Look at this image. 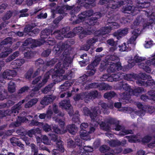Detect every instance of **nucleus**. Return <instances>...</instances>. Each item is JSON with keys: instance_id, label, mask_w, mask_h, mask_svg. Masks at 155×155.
<instances>
[{"instance_id": "nucleus-25", "label": "nucleus", "mask_w": 155, "mask_h": 155, "mask_svg": "<svg viewBox=\"0 0 155 155\" xmlns=\"http://www.w3.org/2000/svg\"><path fill=\"white\" fill-rule=\"evenodd\" d=\"M60 106L62 108L67 109L70 107V102L69 100H64L59 103Z\"/></svg>"}, {"instance_id": "nucleus-16", "label": "nucleus", "mask_w": 155, "mask_h": 155, "mask_svg": "<svg viewBox=\"0 0 155 155\" xmlns=\"http://www.w3.org/2000/svg\"><path fill=\"white\" fill-rule=\"evenodd\" d=\"M95 130V129L94 127H92L90 128V131L88 133L86 130H81L80 131L81 138V139L86 140H90V138L88 133H91L93 132Z\"/></svg>"}, {"instance_id": "nucleus-55", "label": "nucleus", "mask_w": 155, "mask_h": 155, "mask_svg": "<svg viewBox=\"0 0 155 155\" xmlns=\"http://www.w3.org/2000/svg\"><path fill=\"white\" fill-rule=\"evenodd\" d=\"M81 58L83 59V60L82 61H80V64L81 63H83V66H85L86 63L88 61L89 58L87 56V54H83L81 55Z\"/></svg>"}, {"instance_id": "nucleus-39", "label": "nucleus", "mask_w": 155, "mask_h": 155, "mask_svg": "<svg viewBox=\"0 0 155 155\" xmlns=\"http://www.w3.org/2000/svg\"><path fill=\"white\" fill-rule=\"evenodd\" d=\"M114 81L119 80L124 78L125 77V74L118 72L117 74H113Z\"/></svg>"}, {"instance_id": "nucleus-4", "label": "nucleus", "mask_w": 155, "mask_h": 155, "mask_svg": "<svg viewBox=\"0 0 155 155\" xmlns=\"http://www.w3.org/2000/svg\"><path fill=\"white\" fill-rule=\"evenodd\" d=\"M83 112L84 114L87 116L89 115L91 118V124L93 126H97L99 122L97 119V116L100 113L98 107H94L93 108H91L92 112H91L87 107L83 108Z\"/></svg>"}, {"instance_id": "nucleus-24", "label": "nucleus", "mask_w": 155, "mask_h": 155, "mask_svg": "<svg viewBox=\"0 0 155 155\" xmlns=\"http://www.w3.org/2000/svg\"><path fill=\"white\" fill-rule=\"evenodd\" d=\"M119 58L118 57L117 55L113 54L110 56H107L105 58V63H107L108 61H116L117 62L119 61Z\"/></svg>"}, {"instance_id": "nucleus-48", "label": "nucleus", "mask_w": 155, "mask_h": 155, "mask_svg": "<svg viewBox=\"0 0 155 155\" xmlns=\"http://www.w3.org/2000/svg\"><path fill=\"white\" fill-rule=\"evenodd\" d=\"M115 94L114 91H110L104 94V98L109 99L114 97Z\"/></svg>"}, {"instance_id": "nucleus-56", "label": "nucleus", "mask_w": 155, "mask_h": 155, "mask_svg": "<svg viewBox=\"0 0 155 155\" xmlns=\"http://www.w3.org/2000/svg\"><path fill=\"white\" fill-rule=\"evenodd\" d=\"M108 143L110 146L113 147H115L116 146L119 145L121 144L120 142L118 140H112L108 142Z\"/></svg>"}, {"instance_id": "nucleus-9", "label": "nucleus", "mask_w": 155, "mask_h": 155, "mask_svg": "<svg viewBox=\"0 0 155 155\" xmlns=\"http://www.w3.org/2000/svg\"><path fill=\"white\" fill-rule=\"evenodd\" d=\"M135 104L137 107L141 109L139 111L135 113L137 115L140 116H144L146 112L147 111L150 113H152L154 111L155 109L153 107L144 105L138 102H136Z\"/></svg>"}, {"instance_id": "nucleus-58", "label": "nucleus", "mask_w": 155, "mask_h": 155, "mask_svg": "<svg viewBox=\"0 0 155 155\" xmlns=\"http://www.w3.org/2000/svg\"><path fill=\"white\" fill-rule=\"evenodd\" d=\"M40 30L39 29H35L29 32L28 34L29 35L34 36L38 34Z\"/></svg>"}, {"instance_id": "nucleus-41", "label": "nucleus", "mask_w": 155, "mask_h": 155, "mask_svg": "<svg viewBox=\"0 0 155 155\" xmlns=\"http://www.w3.org/2000/svg\"><path fill=\"white\" fill-rule=\"evenodd\" d=\"M144 91V89L142 87H138L135 88L134 90H132V95H135L137 96L138 94Z\"/></svg>"}, {"instance_id": "nucleus-50", "label": "nucleus", "mask_w": 155, "mask_h": 155, "mask_svg": "<svg viewBox=\"0 0 155 155\" xmlns=\"http://www.w3.org/2000/svg\"><path fill=\"white\" fill-rule=\"evenodd\" d=\"M101 60V56L98 55L95 56V59L91 64L94 67L96 66Z\"/></svg>"}, {"instance_id": "nucleus-59", "label": "nucleus", "mask_w": 155, "mask_h": 155, "mask_svg": "<svg viewBox=\"0 0 155 155\" xmlns=\"http://www.w3.org/2000/svg\"><path fill=\"white\" fill-rule=\"evenodd\" d=\"M139 76L143 80L151 78V77L150 76L149 74H146L145 73H140L139 74Z\"/></svg>"}, {"instance_id": "nucleus-28", "label": "nucleus", "mask_w": 155, "mask_h": 155, "mask_svg": "<svg viewBox=\"0 0 155 155\" xmlns=\"http://www.w3.org/2000/svg\"><path fill=\"white\" fill-rule=\"evenodd\" d=\"M38 101V100L37 98H33L30 100L25 104L24 106L26 108L31 107L36 104Z\"/></svg>"}, {"instance_id": "nucleus-36", "label": "nucleus", "mask_w": 155, "mask_h": 155, "mask_svg": "<svg viewBox=\"0 0 155 155\" xmlns=\"http://www.w3.org/2000/svg\"><path fill=\"white\" fill-rule=\"evenodd\" d=\"M16 86L13 81H11L8 84V91L9 92L13 93L15 91Z\"/></svg>"}, {"instance_id": "nucleus-52", "label": "nucleus", "mask_w": 155, "mask_h": 155, "mask_svg": "<svg viewBox=\"0 0 155 155\" xmlns=\"http://www.w3.org/2000/svg\"><path fill=\"white\" fill-rule=\"evenodd\" d=\"M136 74H125V77L124 78H125L127 80L133 81L136 78Z\"/></svg>"}, {"instance_id": "nucleus-11", "label": "nucleus", "mask_w": 155, "mask_h": 155, "mask_svg": "<svg viewBox=\"0 0 155 155\" xmlns=\"http://www.w3.org/2000/svg\"><path fill=\"white\" fill-rule=\"evenodd\" d=\"M105 63V65L108 68L107 71L108 72H114L122 68L121 63L120 62L116 64L114 62L108 61L107 63Z\"/></svg>"}, {"instance_id": "nucleus-32", "label": "nucleus", "mask_w": 155, "mask_h": 155, "mask_svg": "<svg viewBox=\"0 0 155 155\" xmlns=\"http://www.w3.org/2000/svg\"><path fill=\"white\" fill-rule=\"evenodd\" d=\"M56 143L58 150L61 152H63L64 151V149L63 147V142L60 139H59L57 140Z\"/></svg>"}, {"instance_id": "nucleus-2", "label": "nucleus", "mask_w": 155, "mask_h": 155, "mask_svg": "<svg viewBox=\"0 0 155 155\" xmlns=\"http://www.w3.org/2000/svg\"><path fill=\"white\" fill-rule=\"evenodd\" d=\"M92 15H93L94 17L89 20L88 24L90 25H93L95 24L96 22L95 21L97 19L100 18L102 16V15L100 12H96L93 14V11L92 10L84 11L78 15V18L76 20L73 21L72 23L74 25L79 24L84 21L85 19Z\"/></svg>"}, {"instance_id": "nucleus-1", "label": "nucleus", "mask_w": 155, "mask_h": 155, "mask_svg": "<svg viewBox=\"0 0 155 155\" xmlns=\"http://www.w3.org/2000/svg\"><path fill=\"white\" fill-rule=\"evenodd\" d=\"M70 43L68 41L64 43L60 42L55 45L53 49V51L58 54H60L61 51H64L62 54L63 59V64L59 62L55 65L54 70H50L51 72H53L52 78L56 82H60L66 78L70 79L73 75V72L71 71H68L66 75H62L65 70L67 69V67L71 62V58L68 52V49L70 46Z\"/></svg>"}, {"instance_id": "nucleus-21", "label": "nucleus", "mask_w": 155, "mask_h": 155, "mask_svg": "<svg viewBox=\"0 0 155 155\" xmlns=\"http://www.w3.org/2000/svg\"><path fill=\"white\" fill-rule=\"evenodd\" d=\"M98 95V92L97 91H92L90 93H86L85 101H89L90 100L93 98L97 97Z\"/></svg>"}, {"instance_id": "nucleus-5", "label": "nucleus", "mask_w": 155, "mask_h": 155, "mask_svg": "<svg viewBox=\"0 0 155 155\" xmlns=\"http://www.w3.org/2000/svg\"><path fill=\"white\" fill-rule=\"evenodd\" d=\"M77 143V148L79 150L76 152V151L72 152V155H90L89 152L93 151V148L90 147L84 146V143L82 142L80 139H75Z\"/></svg>"}, {"instance_id": "nucleus-35", "label": "nucleus", "mask_w": 155, "mask_h": 155, "mask_svg": "<svg viewBox=\"0 0 155 155\" xmlns=\"http://www.w3.org/2000/svg\"><path fill=\"white\" fill-rule=\"evenodd\" d=\"M52 32V31L49 29H45L43 30L41 33V38H45Z\"/></svg>"}, {"instance_id": "nucleus-34", "label": "nucleus", "mask_w": 155, "mask_h": 155, "mask_svg": "<svg viewBox=\"0 0 155 155\" xmlns=\"http://www.w3.org/2000/svg\"><path fill=\"white\" fill-rule=\"evenodd\" d=\"M146 58L145 57H140L138 55V54H136L134 57V60L136 63H140L138 64V66H139V64L144 63L143 65H145V64H146V62L143 61L145 60ZM143 65V64H142Z\"/></svg>"}, {"instance_id": "nucleus-6", "label": "nucleus", "mask_w": 155, "mask_h": 155, "mask_svg": "<svg viewBox=\"0 0 155 155\" xmlns=\"http://www.w3.org/2000/svg\"><path fill=\"white\" fill-rule=\"evenodd\" d=\"M53 72L50 71V70L47 72L44 75L43 78L41 76L38 77L32 81V84H37V86L34 88L33 91L37 92L40 88L42 87L47 82L49 78L50 74H53Z\"/></svg>"}, {"instance_id": "nucleus-40", "label": "nucleus", "mask_w": 155, "mask_h": 155, "mask_svg": "<svg viewBox=\"0 0 155 155\" xmlns=\"http://www.w3.org/2000/svg\"><path fill=\"white\" fill-rule=\"evenodd\" d=\"M12 51L11 48H8L7 50L3 52L0 53V58H5Z\"/></svg>"}, {"instance_id": "nucleus-8", "label": "nucleus", "mask_w": 155, "mask_h": 155, "mask_svg": "<svg viewBox=\"0 0 155 155\" xmlns=\"http://www.w3.org/2000/svg\"><path fill=\"white\" fill-rule=\"evenodd\" d=\"M108 26L102 28L100 31H97L96 34L98 35H102L107 34L110 32L112 29H117L120 27L119 25L117 22H110L108 20Z\"/></svg>"}, {"instance_id": "nucleus-3", "label": "nucleus", "mask_w": 155, "mask_h": 155, "mask_svg": "<svg viewBox=\"0 0 155 155\" xmlns=\"http://www.w3.org/2000/svg\"><path fill=\"white\" fill-rule=\"evenodd\" d=\"M99 124H100L101 129L106 131L110 130L111 125L112 124H115L116 126V128H115L116 130L118 131L121 130V131L119 134V135L120 136H123L125 134H131L132 132V130H126L120 125H117V121L114 118H110L109 119L106 123L102 122L100 124L99 123Z\"/></svg>"}, {"instance_id": "nucleus-26", "label": "nucleus", "mask_w": 155, "mask_h": 155, "mask_svg": "<svg viewBox=\"0 0 155 155\" xmlns=\"http://www.w3.org/2000/svg\"><path fill=\"white\" fill-rule=\"evenodd\" d=\"M137 7V5L136 7L134 6H129L125 8L124 12L130 14L135 12V14L137 13H138V9H136L135 8Z\"/></svg>"}, {"instance_id": "nucleus-33", "label": "nucleus", "mask_w": 155, "mask_h": 155, "mask_svg": "<svg viewBox=\"0 0 155 155\" xmlns=\"http://www.w3.org/2000/svg\"><path fill=\"white\" fill-rule=\"evenodd\" d=\"M132 95V94H131L130 93L126 91L120 94V98L124 100L127 101L126 103L128 102L130 98V96Z\"/></svg>"}, {"instance_id": "nucleus-22", "label": "nucleus", "mask_w": 155, "mask_h": 155, "mask_svg": "<svg viewBox=\"0 0 155 155\" xmlns=\"http://www.w3.org/2000/svg\"><path fill=\"white\" fill-rule=\"evenodd\" d=\"M136 2L137 3V7L135 8L136 9H138V12L140 10V9L143 8H146L150 5V3L148 2H140L139 0H137Z\"/></svg>"}, {"instance_id": "nucleus-60", "label": "nucleus", "mask_w": 155, "mask_h": 155, "mask_svg": "<svg viewBox=\"0 0 155 155\" xmlns=\"http://www.w3.org/2000/svg\"><path fill=\"white\" fill-rule=\"evenodd\" d=\"M29 89V87L27 86L23 87L18 91L17 94H22L26 91H28Z\"/></svg>"}, {"instance_id": "nucleus-64", "label": "nucleus", "mask_w": 155, "mask_h": 155, "mask_svg": "<svg viewBox=\"0 0 155 155\" xmlns=\"http://www.w3.org/2000/svg\"><path fill=\"white\" fill-rule=\"evenodd\" d=\"M119 47L120 48L119 50L121 51H128L129 50V49H128V48L126 45L125 43H124L121 45H119Z\"/></svg>"}, {"instance_id": "nucleus-42", "label": "nucleus", "mask_w": 155, "mask_h": 155, "mask_svg": "<svg viewBox=\"0 0 155 155\" xmlns=\"http://www.w3.org/2000/svg\"><path fill=\"white\" fill-rule=\"evenodd\" d=\"M33 42V40L31 38H29L25 40L23 44V46L21 47V49L22 51H24L25 48V46H27L28 45L32 43Z\"/></svg>"}, {"instance_id": "nucleus-37", "label": "nucleus", "mask_w": 155, "mask_h": 155, "mask_svg": "<svg viewBox=\"0 0 155 155\" xmlns=\"http://www.w3.org/2000/svg\"><path fill=\"white\" fill-rule=\"evenodd\" d=\"M19 54L18 51H16L14 52L12 55H11L6 60L7 62H9L15 59L16 57H18Z\"/></svg>"}, {"instance_id": "nucleus-46", "label": "nucleus", "mask_w": 155, "mask_h": 155, "mask_svg": "<svg viewBox=\"0 0 155 155\" xmlns=\"http://www.w3.org/2000/svg\"><path fill=\"white\" fill-rule=\"evenodd\" d=\"M86 93H82L76 95L74 97V99L75 101H77L80 99H85V100Z\"/></svg>"}, {"instance_id": "nucleus-51", "label": "nucleus", "mask_w": 155, "mask_h": 155, "mask_svg": "<svg viewBox=\"0 0 155 155\" xmlns=\"http://www.w3.org/2000/svg\"><path fill=\"white\" fill-rule=\"evenodd\" d=\"M83 30L82 27L79 26L74 28L73 29V33L74 34L81 33L83 35Z\"/></svg>"}, {"instance_id": "nucleus-18", "label": "nucleus", "mask_w": 155, "mask_h": 155, "mask_svg": "<svg viewBox=\"0 0 155 155\" xmlns=\"http://www.w3.org/2000/svg\"><path fill=\"white\" fill-rule=\"evenodd\" d=\"M66 32L65 29L63 28L60 30L55 31L51 35H54L57 39L61 40L64 38V34Z\"/></svg>"}, {"instance_id": "nucleus-14", "label": "nucleus", "mask_w": 155, "mask_h": 155, "mask_svg": "<svg viewBox=\"0 0 155 155\" xmlns=\"http://www.w3.org/2000/svg\"><path fill=\"white\" fill-rule=\"evenodd\" d=\"M56 98V96L53 95L45 96L41 99L40 104L42 105H47L52 103Z\"/></svg>"}, {"instance_id": "nucleus-57", "label": "nucleus", "mask_w": 155, "mask_h": 155, "mask_svg": "<svg viewBox=\"0 0 155 155\" xmlns=\"http://www.w3.org/2000/svg\"><path fill=\"white\" fill-rule=\"evenodd\" d=\"M53 129L54 131L57 134H62L65 133V131H63L59 129L57 126L54 125L53 127Z\"/></svg>"}, {"instance_id": "nucleus-27", "label": "nucleus", "mask_w": 155, "mask_h": 155, "mask_svg": "<svg viewBox=\"0 0 155 155\" xmlns=\"http://www.w3.org/2000/svg\"><path fill=\"white\" fill-rule=\"evenodd\" d=\"M94 66L90 64L86 68L88 70L86 74L88 76H92L94 74L96 71V70L94 68Z\"/></svg>"}, {"instance_id": "nucleus-17", "label": "nucleus", "mask_w": 155, "mask_h": 155, "mask_svg": "<svg viewBox=\"0 0 155 155\" xmlns=\"http://www.w3.org/2000/svg\"><path fill=\"white\" fill-rule=\"evenodd\" d=\"M18 119L15 122L12 123L9 125L10 127H15L19 126L21 122H27L28 121V119L26 117H18Z\"/></svg>"}, {"instance_id": "nucleus-13", "label": "nucleus", "mask_w": 155, "mask_h": 155, "mask_svg": "<svg viewBox=\"0 0 155 155\" xmlns=\"http://www.w3.org/2000/svg\"><path fill=\"white\" fill-rule=\"evenodd\" d=\"M17 75V72L14 70H7L4 71L0 76V80L2 78L7 79H11Z\"/></svg>"}, {"instance_id": "nucleus-43", "label": "nucleus", "mask_w": 155, "mask_h": 155, "mask_svg": "<svg viewBox=\"0 0 155 155\" xmlns=\"http://www.w3.org/2000/svg\"><path fill=\"white\" fill-rule=\"evenodd\" d=\"M121 86L123 89L125 91L130 93L131 94H132V89L130 88L127 84L126 83L122 84Z\"/></svg>"}, {"instance_id": "nucleus-63", "label": "nucleus", "mask_w": 155, "mask_h": 155, "mask_svg": "<svg viewBox=\"0 0 155 155\" xmlns=\"http://www.w3.org/2000/svg\"><path fill=\"white\" fill-rule=\"evenodd\" d=\"M148 94L150 96V99L155 101V91H148Z\"/></svg>"}, {"instance_id": "nucleus-7", "label": "nucleus", "mask_w": 155, "mask_h": 155, "mask_svg": "<svg viewBox=\"0 0 155 155\" xmlns=\"http://www.w3.org/2000/svg\"><path fill=\"white\" fill-rule=\"evenodd\" d=\"M25 101L24 99L20 101L17 104L13 106L11 110L0 111V115L2 117H4L6 115H11L13 114L14 116L17 115L19 110L21 109L22 107V104Z\"/></svg>"}, {"instance_id": "nucleus-62", "label": "nucleus", "mask_w": 155, "mask_h": 155, "mask_svg": "<svg viewBox=\"0 0 155 155\" xmlns=\"http://www.w3.org/2000/svg\"><path fill=\"white\" fill-rule=\"evenodd\" d=\"M58 61L57 59L56 58H54L49 61H47L46 63V65L49 66H52L57 62Z\"/></svg>"}, {"instance_id": "nucleus-31", "label": "nucleus", "mask_w": 155, "mask_h": 155, "mask_svg": "<svg viewBox=\"0 0 155 155\" xmlns=\"http://www.w3.org/2000/svg\"><path fill=\"white\" fill-rule=\"evenodd\" d=\"M25 61L24 59H19L14 61L12 63V65H14L15 68H18L22 65Z\"/></svg>"}, {"instance_id": "nucleus-61", "label": "nucleus", "mask_w": 155, "mask_h": 155, "mask_svg": "<svg viewBox=\"0 0 155 155\" xmlns=\"http://www.w3.org/2000/svg\"><path fill=\"white\" fill-rule=\"evenodd\" d=\"M8 94L6 91H3L0 92V100H3L6 98Z\"/></svg>"}, {"instance_id": "nucleus-44", "label": "nucleus", "mask_w": 155, "mask_h": 155, "mask_svg": "<svg viewBox=\"0 0 155 155\" xmlns=\"http://www.w3.org/2000/svg\"><path fill=\"white\" fill-rule=\"evenodd\" d=\"M54 85V84L51 83L42 90V92L44 94H47L50 91Z\"/></svg>"}, {"instance_id": "nucleus-23", "label": "nucleus", "mask_w": 155, "mask_h": 155, "mask_svg": "<svg viewBox=\"0 0 155 155\" xmlns=\"http://www.w3.org/2000/svg\"><path fill=\"white\" fill-rule=\"evenodd\" d=\"M144 21V19L141 16L137 17L134 21L133 24L131 26V28L134 29L137 26L139 25H142Z\"/></svg>"}, {"instance_id": "nucleus-38", "label": "nucleus", "mask_w": 155, "mask_h": 155, "mask_svg": "<svg viewBox=\"0 0 155 155\" xmlns=\"http://www.w3.org/2000/svg\"><path fill=\"white\" fill-rule=\"evenodd\" d=\"M153 14H152L150 17H149V20L148 21L146 24H145L143 25V27L144 28H147L150 25H152L154 23V20L155 18L154 17H153Z\"/></svg>"}, {"instance_id": "nucleus-19", "label": "nucleus", "mask_w": 155, "mask_h": 155, "mask_svg": "<svg viewBox=\"0 0 155 155\" xmlns=\"http://www.w3.org/2000/svg\"><path fill=\"white\" fill-rule=\"evenodd\" d=\"M128 31V29L127 28L121 30H120L114 33L113 35L114 36L116 37L118 39H119L122 37L127 34Z\"/></svg>"}, {"instance_id": "nucleus-12", "label": "nucleus", "mask_w": 155, "mask_h": 155, "mask_svg": "<svg viewBox=\"0 0 155 155\" xmlns=\"http://www.w3.org/2000/svg\"><path fill=\"white\" fill-rule=\"evenodd\" d=\"M144 63H141L139 64V67L143 69L145 71L148 73H150L151 72V69L149 67L150 64H152L155 66V58H152L151 61L148 60L146 61L145 65H143Z\"/></svg>"}, {"instance_id": "nucleus-10", "label": "nucleus", "mask_w": 155, "mask_h": 155, "mask_svg": "<svg viewBox=\"0 0 155 155\" xmlns=\"http://www.w3.org/2000/svg\"><path fill=\"white\" fill-rule=\"evenodd\" d=\"M108 4V7L109 8L116 9L117 8L120 6L124 4L123 1L116 2L113 0H100L99 2V4L100 5Z\"/></svg>"}, {"instance_id": "nucleus-49", "label": "nucleus", "mask_w": 155, "mask_h": 155, "mask_svg": "<svg viewBox=\"0 0 155 155\" xmlns=\"http://www.w3.org/2000/svg\"><path fill=\"white\" fill-rule=\"evenodd\" d=\"M12 38L8 37L5 39H4L3 41L1 42L0 46L3 45H7L8 43L11 44L13 40Z\"/></svg>"}, {"instance_id": "nucleus-30", "label": "nucleus", "mask_w": 155, "mask_h": 155, "mask_svg": "<svg viewBox=\"0 0 155 155\" xmlns=\"http://www.w3.org/2000/svg\"><path fill=\"white\" fill-rule=\"evenodd\" d=\"M72 84L71 83L68 81L65 82L63 84L60 86L59 88L60 91H66L71 87Z\"/></svg>"}, {"instance_id": "nucleus-47", "label": "nucleus", "mask_w": 155, "mask_h": 155, "mask_svg": "<svg viewBox=\"0 0 155 155\" xmlns=\"http://www.w3.org/2000/svg\"><path fill=\"white\" fill-rule=\"evenodd\" d=\"M94 30L93 28L90 27L88 29L86 28L85 30H83V35H90L94 32Z\"/></svg>"}, {"instance_id": "nucleus-20", "label": "nucleus", "mask_w": 155, "mask_h": 155, "mask_svg": "<svg viewBox=\"0 0 155 155\" xmlns=\"http://www.w3.org/2000/svg\"><path fill=\"white\" fill-rule=\"evenodd\" d=\"M140 31V30L139 29L137 30L135 29L133 31L132 36L128 41L129 43H130V44L134 43V44H136L135 41L139 35Z\"/></svg>"}, {"instance_id": "nucleus-45", "label": "nucleus", "mask_w": 155, "mask_h": 155, "mask_svg": "<svg viewBox=\"0 0 155 155\" xmlns=\"http://www.w3.org/2000/svg\"><path fill=\"white\" fill-rule=\"evenodd\" d=\"M97 41L98 39L97 38L94 37L88 39L86 43L91 47V46L93 45Z\"/></svg>"}, {"instance_id": "nucleus-53", "label": "nucleus", "mask_w": 155, "mask_h": 155, "mask_svg": "<svg viewBox=\"0 0 155 155\" xmlns=\"http://www.w3.org/2000/svg\"><path fill=\"white\" fill-rule=\"evenodd\" d=\"M87 79V76L86 75H83L80 77L78 80V82L83 85H84L86 82V81Z\"/></svg>"}, {"instance_id": "nucleus-54", "label": "nucleus", "mask_w": 155, "mask_h": 155, "mask_svg": "<svg viewBox=\"0 0 155 155\" xmlns=\"http://www.w3.org/2000/svg\"><path fill=\"white\" fill-rule=\"evenodd\" d=\"M120 111H123L126 113H130L133 111V109L129 107H122L121 109L118 110Z\"/></svg>"}, {"instance_id": "nucleus-29", "label": "nucleus", "mask_w": 155, "mask_h": 155, "mask_svg": "<svg viewBox=\"0 0 155 155\" xmlns=\"http://www.w3.org/2000/svg\"><path fill=\"white\" fill-rule=\"evenodd\" d=\"M67 128L69 132L72 134H74L77 131V128L74 124L68 125Z\"/></svg>"}, {"instance_id": "nucleus-15", "label": "nucleus", "mask_w": 155, "mask_h": 155, "mask_svg": "<svg viewBox=\"0 0 155 155\" xmlns=\"http://www.w3.org/2000/svg\"><path fill=\"white\" fill-rule=\"evenodd\" d=\"M34 40L37 45L39 46L41 45L44 43H45L46 45H53L56 43L54 39L52 38H49L46 41H45L44 40L36 41L35 40Z\"/></svg>"}]
</instances>
